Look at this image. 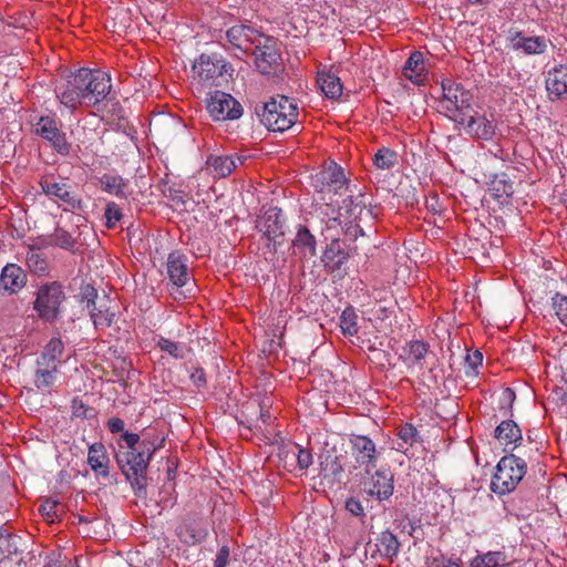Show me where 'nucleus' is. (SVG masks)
<instances>
[{
    "mask_svg": "<svg viewBox=\"0 0 567 567\" xmlns=\"http://www.w3.org/2000/svg\"><path fill=\"white\" fill-rule=\"evenodd\" d=\"M260 417L264 422H266L270 417V414L267 411L266 412L261 411Z\"/></svg>",
    "mask_w": 567,
    "mask_h": 567,
    "instance_id": "64",
    "label": "nucleus"
},
{
    "mask_svg": "<svg viewBox=\"0 0 567 567\" xmlns=\"http://www.w3.org/2000/svg\"><path fill=\"white\" fill-rule=\"evenodd\" d=\"M545 87L548 99L554 102L567 96V66L559 64L547 72Z\"/></svg>",
    "mask_w": 567,
    "mask_h": 567,
    "instance_id": "20",
    "label": "nucleus"
},
{
    "mask_svg": "<svg viewBox=\"0 0 567 567\" xmlns=\"http://www.w3.org/2000/svg\"><path fill=\"white\" fill-rule=\"evenodd\" d=\"M553 307L560 322L567 327V297L556 293L553 297Z\"/></svg>",
    "mask_w": 567,
    "mask_h": 567,
    "instance_id": "49",
    "label": "nucleus"
},
{
    "mask_svg": "<svg viewBox=\"0 0 567 567\" xmlns=\"http://www.w3.org/2000/svg\"><path fill=\"white\" fill-rule=\"evenodd\" d=\"M398 163V155L394 151L388 147L380 148L373 157V164L379 169H391Z\"/></svg>",
    "mask_w": 567,
    "mask_h": 567,
    "instance_id": "41",
    "label": "nucleus"
},
{
    "mask_svg": "<svg viewBox=\"0 0 567 567\" xmlns=\"http://www.w3.org/2000/svg\"><path fill=\"white\" fill-rule=\"evenodd\" d=\"M34 132L48 141L60 155L65 156L70 153L71 145L68 143L65 133L61 131L55 117L41 116L34 125Z\"/></svg>",
    "mask_w": 567,
    "mask_h": 567,
    "instance_id": "15",
    "label": "nucleus"
},
{
    "mask_svg": "<svg viewBox=\"0 0 567 567\" xmlns=\"http://www.w3.org/2000/svg\"><path fill=\"white\" fill-rule=\"evenodd\" d=\"M64 299L62 286L55 281L48 282L39 288L33 309L42 320L52 322L60 316V307Z\"/></svg>",
    "mask_w": 567,
    "mask_h": 567,
    "instance_id": "8",
    "label": "nucleus"
},
{
    "mask_svg": "<svg viewBox=\"0 0 567 567\" xmlns=\"http://www.w3.org/2000/svg\"><path fill=\"white\" fill-rule=\"evenodd\" d=\"M321 471L324 473V475H332L338 476L343 472L342 465L340 464L337 456H330L328 455L324 461L320 463Z\"/></svg>",
    "mask_w": 567,
    "mask_h": 567,
    "instance_id": "48",
    "label": "nucleus"
},
{
    "mask_svg": "<svg viewBox=\"0 0 567 567\" xmlns=\"http://www.w3.org/2000/svg\"><path fill=\"white\" fill-rule=\"evenodd\" d=\"M262 33L249 24H235L226 30L227 49L234 50L235 55L250 53L254 48L262 42Z\"/></svg>",
    "mask_w": 567,
    "mask_h": 567,
    "instance_id": "10",
    "label": "nucleus"
},
{
    "mask_svg": "<svg viewBox=\"0 0 567 567\" xmlns=\"http://www.w3.org/2000/svg\"><path fill=\"white\" fill-rule=\"evenodd\" d=\"M228 558L229 548L227 546H223L216 555L214 567H226V565L228 564Z\"/></svg>",
    "mask_w": 567,
    "mask_h": 567,
    "instance_id": "55",
    "label": "nucleus"
},
{
    "mask_svg": "<svg viewBox=\"0 0 567 567\" xmlns=\"http://www.w3.org/2000/svg\"><path fill=\"white\" fill-rule=\"evenodd\" d=\"M157 347L161 351L166 352L174 359H184L186 354V349L181 343L172 341L167 338L161 337L157 340Z\"/></svg>",
    "mask_w": 567,
    "mask_h": 567,
    "instance_id": "45",
    "label": "nucleus"
},
{
    "mask_svg": "<svg viewBox=\"0 0 567 567\" xmlns=\"http://www.w3.org/2000/svg\"><path fill=\"white\" fill-rule=\"evenodd\" d=\"M393 475L389 470L375 471L364 481V492L380 501L388 499L393 494Z\"/></svg>",
    "mask_w": 567,
    "mask_h": 567,
    "instance_id": "18",
    "label": "nucleus"
},
{
    "mask_svg": "<svg viewBox=\"0 0 567 567\" xmlns=\"http://www.w3.org/2000/svg\"><path fill=\"white\" fill-rule=\"evenodd\" d=\"M89 408L80 398H74L71 402L72 415L75 417H87Z\"/></svg>",
    "mask_w": 567,
    "mask_h": 567,
    "instance_id": "51",
    "label": "nucleus"
},
{
    "mask_svg": "<svg viewBox=\"0 0 567 567\" xmlns=\"http://www.w3.org/2000/svg\"><path fill=\"white\" fill-rule=\"evenodd\" d=\"M536 439H537V434H536L534 431H528V432H527V440H528L530 443L536 442Z\"/></svg>",
    "mask_w": 567,
    "mask_h": 567,
    "instance_id": "62",
    "label": "nucleus"
},
{
    "mask_svg": "<svg viewBox=\"0 0 567 567\" xmlns=\"http://www.w3.org/2000/svg\"><path fill=\"white\" fill-rule=\"evenodd\" d=\"M350 456L354 461V468H364L369 472L370 467L375 466L379 453L374 442L367 435L351 434L349 437Z\"/></svg>",
    "mask_w": 567,
    "mask_h": 567,
    "instance_id": "11",
    "label": "nucleus"
},
{
    "mask_svg": "<svg viewBox=\"0 0 567 567\" xmlns=\"http://www.w3.org/2000/svg\"><path fill=\"white\" fill-rule=\"evenodd\" d=\"M426 207L434 214L442 212V207L436 195H433L432 197L426 199Z\"/></svg>",
    "mask_w": 567,
    "mask_h": 567,
    "instance_id": "59",
    "label": "nucleus"
},
{
    "mask_svg": "<svg viewBox=\"0 0 567 567\" xmlns=\"http://www.w3.org/2000/svg\"><path fill=\"white\" fill-rule=\"evenodd\" d=\"M318 190L323 194H340L341 189L349 188L343 168L336 163L329 164L316 176Z\"/></svg>",
    "mask_w": 567,
    "mask_h": 567,
    "instance_id": "17",
    "label": "nucleus"
},
{
    "mask_svg": "<svg viewBox=\"0 0 567 567\" xmlns=\"http://www.w3.org/2000/svg\"><path fill=\"white\" fill-rule=\"evenodd\" d=\"M207 111L214 121L237 120L243 114L240 103L230 94L215 91L207 101Z\"/></svg>",
    "mask_w": 567,
    "mask_h": 567,
    "instance_id": "13",
    "label": "nucleus"
},
{
    "mask_svg": "<svg viewBox=\"0 0 567 567\" xmlns=\"http://www.w3.org/2000/svg\"><path fill=\"white\" fill-rule=\"evenodd\" d=\"M508 40L514 50H522L528 55H538L547 51L548 40L545 37H525L520 31H509Z\"/></svg>",
    "mask_w": 567,
    "mask_h": 567,
    "instance_id": "19",
    "label": "nucleus"
},
{
    "mask_svg": "<svg viewBox=\"0 0 567 567\" xmlns=\"http://www.w3.org/2000/svg\"><path fill=\"white\" fill-rule=\"evenodd\" d=\"M424 72L425 64L422 52H412L403 66V74L412 82L420 83Z\"/></svg>",
    "mask_w": 567,
    "mask_h": 567,
    "instance_id": "33",
    "label": "nucleus"
},
{
    "mask_svg": "<svg viewBox=\"0 0 567 567\" xmlns=\"http://www.w3.org/2000/svg\"><path fill=\"white\" fill-rule=\"evenodd\" d=\"M297 463L300 470H307L312 464V454L307 449H299L297 454Z\"/></svg>",
    "mask_w": 567,
    "mask_h": 567,
    "instance_id": "53",
    "label": "nucleus"
},
{
    "mask_svg": "<svg viewBox=\"0 0 567 567\" xmlns=\"http://www.w3.org/2000/svg\"><path fill=\"white\" fill-rule=\"evenodd\" d=\"M442 97L439 100V112L457 124H465L473 112L472 94L461 83L444 80L441 84Z\"/></svg>",
    "mask_w": 567,
    "mask_h": 567,
    "instance_id": "2",
    "label": "nucleus"
},
{
    "mask_svg": "<svg viewBox=\"0 0 567 567\" xmlns=\"http://www.w3.org/2000/svg\"><path fill=\"white\" fill-rule=\"evenodd\" d=\"M293 254L301 258H312L317 254L315 235L305 225H298L292 240Z\"/></svg>",
    "mask_w": 567,
    "mask_h": 567,
    "instance_id": "25",
    "label": "nucleus"
},
{
    "mask_svg": "<svg viewBox=\"0 0 567 567\" xmlns=\"http://www.w3.org/2000/svg\"><path fill=\"white\" fill-rule=\"evenodd\" d=\"M164 437L158 434H147L141 441L138 449L151 460L156 451L163 447Z\"/></svg>",
    "mask_w": 567,
    "mask_h": 567,
    "instance_id": "43",
    "label": "nucleus"
},
{
    "mask_svg": "<svg viewBox=\"0 0 567 567\" xmlns=\"http://www.w3.org/2000/svg\"><path fill=\"white\" fill-rule=\"evenodd\" d=\"M207 165L215 177H226L236 168L235 158L229 155L209 156Z\"/></svg>",
    "mask_w": 567,
    "mask_h": 567,
    "instance_id": "35",
    "label": "nucleus"
},
{
    "mask_svg": "<svg viewBox=\"0 0 567 567\" xmlns=\"http://www.w3.org/2000/svg\"><path fill=\"white\" fill-rule=\"evenodd\" d=\"M45 245L56 246L65 250L74 251L76 239L73 238L69 231L62 228H58L52 235L49 236L48 243Z\"/></svg>",
    "mask_w": 567,
    "mask_h": 567,
    "instance_id": "39",
    "label": "nucleus"
},
{
    "mask_svg": "<svg viewBox=\"0 0 567 567\" xmlns=\"http://www.w3.org/2000/svg\"><path fill=\"white\" fill-rule=\"evenodd\" d=\"M321 91L329 99H338L342 94V84L340 79L331 73L321 74L318 79Z\"/></svg>",
    "mask_w": 567,
    "mask_h": 567,
    "instance_id": "38",
    "label": "nucleus"
},
{
    "mask_svg": "<svg viewBox=\"0 0 567 567\" xmlns=\"http://www.w3.org/2000/svg\"><path fill=\"white\" fill-rule=\"evenodd\" d=\"M339 225H340V223H339L338 218H331V219H329V220H328V223H327V229L329 230V229H331L332 227H337V226H339Z\"/></svg>",
    "mask_w": 567,
    "mask_h": 567,
    "instance_id": "61",
    "label": "nucleus"
},
{
    "mask_svg": "<svg viewBox=\"0 0 567 567\" xmlns=\"http://www.w3.org/2000/svg\"><path fill=\"white\" fill-rule=\"evenodd\" d=\"M256 113L267 130L285 132L297 122L298 105L288 96L277 95L264 103L260 109L256 107Z\"/></svg>",
    "mask_w": 567,
    "mask_h": 567,
    "instance_id": "1",
    "label": "nucleus"
},
{
    "mask_svg": "<svg viewBox=\"0 0 567 567\" xmlns=\"http://www.w3.org/2000/svg\"><path fill=\"white\" fill-rule=\"evenodd\" d=\"M348 259V254L344 251L339 239H332L327 246L322 255L324 266L331 271L341 269Z\"/></svg>",
    "mask_w": 567,
    "mask_h": 567,
    "instance_id": "30",
    "label": "nucleus"
},
{
    "mask_svg": "<svg viewBox=\"0 0 567 567\" xmlns=\"http://www.w3.org/2000/svg\"><path fill=\"white\" fill-rule=\"evenodd\" d=\"M398 437L402 443H398V450H403L406 446H412L420 439L419 431L410 423H405L398 431Z\"/></svg>",
    "mask_w": 567,
    "mask_h": 567,
    "instance_id": "44",
    "label": "nucleus"
},
{
    "mask_svg": "<svg viewBox=\"0 0 567 567\" xmlns=\"http://www.w3.org/2000/svg\"><path fill=\"white\" fill-rule=\"evenodd\" d=\"M358 316L353 308H346L340 316V328L343 334L354 336L358 332Z\"/></svg>",
    "mask_w": 567,
    "mask_h": 567,
    "instance_id": "42",
    "label": "nucleus"
},
{
    "mask_svg": "<svg viewBox=\"0 0 567 567\" xmlns=\"http://www.w3.org/2000/svg\"><path fill=\"white\" fill-rule=\"evenodd\" d=\"M167 275L171 282L177 287L183 288L189 285V274L187 259L178 251H173L167 257Z\"/></svg>",
    "mask_w": 567,
    "mask_h": 567,
    "instance_id": "23",
    "label": "nucleus"
},
{
    "mask_svg": "<svg viewBox=\"0 0 567 567\" xmlns=\"http://www.w3.org/2000/svg\"><path fill=\"white\" fill-rule=\"evenodd\" d=\"M515 398L516 394L514 390L506 388L502 393V404H507L508 408H512Z\"/></svg>",
    "mask_w": 567,
    "mask_h": 567,
    "instance_id": "58",
    "label": "nucleus"
},
{
    "mask_svg": "<svg viewBox=\"0 0 567 567\" xmlns=\"http://www.w3.org/2000/svg\"><path fill=\"white\" fill-rule=\"evenodd\" d=\"M429 353V344L422 340H412L408 342L402 350L401 359L408 364L422 370L424 368L425 357Z\"/></svg>",
    "mask_w": 567,
    "mask_h": 567,
    "instance_id": "26",
    "label": "nucleus"
},
{
    "mask_svg": "<svg viewBox=\"0 0 567 567\" xmlns=\"http://www.w3.org/2000/svg\"><path fill=\"white\" fill-rule=\"evenodd\" d=\"M194 79L206 86H221L233 76L234 69L223 56L200 54L193 64Z\"/></svg>",
    "mask_w": 567,
    "mask_h": 567,
    "instance_id": "4",
    "label": "nucleus"
},
{
    "mask_svg": "<svg viewBox=\"0 0 567 567\" xmlns=\"http://www.w3.org/2000/svg\"><path fill=\"white\" fill-rule=\"evenodd\" d=\"M346 509L353 516H364V507L362 506L361 502L354 497H350L347 499Z\"/></svg>",
    "mask_w": 567,
    "mask_h": 567,
    "instance_id": "52",
    "label": "nucleus"
},
{
    "mask_svg": "<svg viewBox=\"0 0 567 567\" xmlns=\"http://www.w3.org/2000/svg\"><path fill=\"white\" fill-rule=\"evenodd\" d=\"M370 198L365 194L359 193L357 195H350L343 199L340 210H344V217L350 223L358 221L364 216L370 217L372 212L370 209Z\"/></svg>",
    "mask_w": 567,
    "mask_h": 567,
    "instance_id": "21",
    "label": "nucleus"
},
{
    "mask_svg": "<svg viewBox=\"0 0 567 567\" xmlns=\"http://www.w3.org/2000/svg\"><path fill=\"white\" fill-rule=\"evenodd\" d=\"M432 567H460L456 563H453L449 559H437L435 558L432 563Z\"/></svg>",
    "mask_w": 567,
    "mask_h": 567,
    "instance_id": "60",
    "label": "nucleus"
},
{
    "mask_svg": "<svg viewBox=\"0 0 567 567\" xmlns=\"http://www.w3.org/2000/svg\"><path fill=\"white\" fill-rule=\"evenodd\" d=\"M76 79L81 92V102L85 106H96L111 91V78L100 70L80 69Z\"/></svg>",
    "mask_w": 567,
    "mask_h": 567,
    "instance_id": "6",
    "label": "nucleus"
},
{
    "mask_svg": "<svg viewBox=\"0 0 567 567\" xmlns=\"http://www.w3.org/2000/svg\"><path fill=\"white\" fill-rule=\"evenodd\" d=\"M369 350H370L371 352H375V353H377V354H375V358H377V359H380V357H381V355H382V357H384V358H385V357H388V354H386V353L381 352V351H378L374 347H369Z\"/></svg>",
    "mask_w": 567,
    "mask_h": 567,
    "instance_id": "63",
    "label": "nucleus"
},
{
    "mask_svg": "<svg viewBox=\"0 0 567 567\" xmlns=\"http://www.w3.org/2000/svg\"><path fill=\"white\" fill-rule=\"evenodd\" d=\"M401 544L389 529L381 532L375 538V551L380 558L393 561L400 551Z\"/></svg>",
    "mask_w": 567,
    "mask_h": 567,
    "instance_id": "27",
    "label": "nucleus"
},
{
    "mask_svg": "<svg viewBox=\"0 0 567 567\" xmlns=\"http://www.w3.org/2000/svg\"><path fill=\"white\" fill-rule=\"evenodd\" d=\"M76 82V75L73 74L55 86L56 97L61 104L71 110H76L78 106L83 105L80 96L82 91Z\"/></svg>",
    "mask_w": 567,
    "mask_h": 567,
    "instance_id": "24",
    "label": "nucleus"
},
{
    "mask_svg": "<svg viewBox=\"0 0 567 567\" xmlns=\"http://www.w3.org/2000/svg\"><path fill=\"white\" fill-rule=\"evenodd\" d=\"M116 463L133 487H145V474L150 458L140 450L124 451L120 445L115 454Z\"/></svg>",
    "mask_w": 567,
    "mask_h": 567,
    "instance_id": "7",
    "label": "nucleus"
},
{
    "mask_svg": "<svg viewBox=\"0 0 567 567\" xmlns=\"http://www.w3.org/2000/svg\"><path fill=\"white\" fill-rule=\"evenodd\" d=\"M124 421L120 417H111L107 421V429L111 433H120L124 431Z\"/></svg>",
    "mask_w": 567,
    "mask_h": 567,
    "instance_id": "57",
    "label": "nucleus"
},
{
    "mask_svg": "<svg viewBox=\"0 0 567 567\" xmlns=\"http://www.w3.org/2000/svg\"><path fill=\"white\" fill-rule=\"evenodd\" d=\"M81 299L85 302L95 329L109 328L115 322L116 315L109 306V298L105 295L99 297L94 287L86 285L81 288Z\"/></svg>",
    "mask_w": 567,
    "mask_h": 567,
    "instance_id": "9",
    "label": "nucleus"
},
{
    "mask_svg": "<svg viewBox=\"0 0 567 567\" xmlns=\"http://www.w3.org/2000/svg\"><path fill=\"white\" fill-rule=\"evenodd\" d=\"M526 471L527 464L523 458L514 454L503 456L496 465L491 489L498 495L513 492L523 480Z\"/></svg>",
    "mask_w": 567,
    "mask_h": 567,
    "instance_id": "5",
    "label": "nucleus"
},
{
    "mask_svg": "<svg viewBox=\"0 0 567 567\" xmlns=\"http://www.w3.org/2000/svg\"><path fill=\"white\" fill-rule=\"evenodd\" d=\"M25 261L29 269L37 275L43 276L49 271V262L47 256L34 247L29 248Z\"/></svg>",
    "mask_w": 567,
    "mask_h": 567,
    "instance_id": "37",
    "label": "nucleus"
},
{
    "mask_svg": "<svg viewBox=\"0 0 567 567\" xmlns=\"http://www.w3.org/2000/svg\"><path fill=\"white\" fill-rule=\"evenodd\" d=\"M121 439L126 444V447H127L126 451L137 450L138 447H136V446L140 445V443H141L140 436L136 433H131V432L125 431L122 433Z\"/></svg>",
    "mask_w": 567,
    "mask_h": 567,
    "instance_id": "54",
    "label": "nucleus"
},
{
    "mask_svg": "<svg viewBox=\"0 0 567 567\" xmlns=\"http://www.w3.org/2000/svg\"><path fill=\"white\" fill-rule=\"evenodd\" d=\"M466 132L477 138L489 141L495 134V126L485 116H474L470 113V117L465 122Z\"/></svg>",
    "mask_w": 567,
    "mask_h": 567,
    "instance_id": "29",
    "label": "nucleus"
},
{
    "mask_svg": "<svg viewBox=\"0 0 567 567\" xmlns=\"http://www.w3.org/2000/svg\"><path fill=\"white\" fill-rule=\"evenodd\" d=\"M87 463L97 475L109 476V456L102 443H93L89 447Z\"/></svg>",
    "mask_w": 567,
    "mask_h": 567,
    "instance_id": "28",
    "label": "nucleus"
},
{
    "mask_svg": "<svg viewBox=\"0 0 567 567\" xmlns=\"http://www.w3.org/2000/svg\"><path fill=\"white\" fill-rule=\"evenodd\" d=\"M22 545L23 542L20 536L0 528V551L6 558L21 555L23 551Z\"/></svg>",
    "mask_w": 567,
    "mask_h": 567,
    "instance_id": "32",
    "label": "nucleus"
},
{
    "mask_svg": "<svg viewBox=\"0 0 567 567\" xmlns=\"http://www.w3.org/2000/svg\"><path fill=\"white\" fill-rule=\"evenodd\" d=\"M251 53L255 56V65L260 73L270 75L280 70L281 55L271 38L262 35V42H259Z\"/></svg>",
    "mask_w": 567,
    "mask_h": 567,
    "instance_id": "12",
    "label": "nucleus"
},
{
    "mask_svg": "<svg viewBox=\"0 0 567 567\" xmlns=\"http://www.w3.org/2000/svg\"><path fill=\"white\" fill-rule=\"evenodd\" d=\"M482 362H483V354L478 350H475L472 353H467L465 357V364H464L465 374L467 377L476 375L477 374L476 369L480 365H482Z\"/></svg>",
    "mask_w": 567,
    "mask_h": 567,
    "instance_id": "47",
    "label": "nucleus"
},
{
    "mask_svg": "<svg viewBox=\"0 0 567 567\" xmlns=\"http://www.w3.org/2000/svg\"><path fill=\"white\" fill-rule=\"evenodd\" d=\"M495 437L501 444H513L514 447L523 441L522 431L513 420L502 421L495 429Z\"/></svg>",
    "mask_w": 567,
    "mask_h": 567,
    "instance_id": "31",
    "label": "nucleus"
},
{
    "mask_svg": "<svg viewBox=\"0 0 567 567\" xmlns=\"http://www.w3.org/2000/svg\"><path fill=\"white\" fill-rule=\"evenodd\" d=\"M64 343L60 338H52L35 360L33 383L40 391L51 389L59 379V368Z\"/></svg>",
    "mask_w": 567,
    "mask_h": 567,
    "instance_id": "3",
    "label": "nucleus"
},
{
    "mask_svg": "<svg viewBox=\"0 0 567 567\" xmlns=\"http://www.w3.org/2000/svg\"><path fill=\"white\" fill-rule=\"evenodd\" d=\"M257 229L264 236L276 244V240L282 238L286 234V217L282 209L278 207H269L257 220Z\"/></svg>",
    "mask_w": 567,
    "mask_h": 567,
    "instance_id": "16",
    "label": "nucleus"
},
{
    "mask_svg": "<svg viewBox=\"0 0 567 567\" xmlns=\"http://www.w3.org/2000/svg\"><path fill=\"white\" fill-rule=\"evenodd\" d=\"M39 184L47 196L60 199L71 209L83 208V200L64 179L58 181L53 175H44Z\"/></svg>",
    "mask_w": 567,
    "mask_h": 567,
    "instance_id": "14",
    "label": "nucleus"
},
{
    "mask_svg": "<svg viewBox=\"0 0 567 567\" xmlns=\"http://www.w3.org/2000/svg\"><path fill=\"white\" fill-rule=\"evenodd\" d=\"M102 189L118 198H126V187L128 182L118 175L104 174L100 177Z\"/></svg>",
    "mask_w": 567,
    "mask_h": 567,
    "instance_id": "34",
    "label": "nucleus"
},
{
    "mask_svg": "<svg viewBox=\"0 0 567 567\" xmlns=\"http://www.w3.org/2000/svg\"><path fill=\"white\" fill-rule=\"evenodd\" d=\"M59 503L56 501H53L51 498H45L40 507L39 512L42 514V516L53 519V517L56 516V507Z\"/></svg>",
    "mask_w": 567,
    "mask_h": 567,
    "instance_id": "50",
    "label": "nucleus"
},
{
    "mask_svg": "<svg viewBox=\"0 0 567 567\" xmlns=\"http://www.w3.org/2000/svg\"><path fill=\"white\" fill-rule=\"evenodd\" d=\"M27 285V274L17 264H7L0 274V289L10 295L18 293Z\"/></svg>",
    "mask_w": 567,
    "mask_h": 567,
    "instance_id": "22",
    "label": "nucleus"
},
{
    "mask_svg": "<svg viewBox=\"0 0 567 567\" xmlns=\"http://www.w3.org/2000/svg\"><path fill=\"white\" fill-rule=\"evenodd\" d=\"M132 14L131 11L126 8H115L112 11V17L110 21V27L112 31L117 34L127 33L130 29H132Z\"/></svg>",
    "mask_w": 567,
    "mask_h": 567,
    "instance_id": "36",
    "label": "nucleus"
},
{
    "mask_svg": "<svg viewBox=\"0 0 567 567\" xmlns=\"http://www.w3.org/2000/svg\"><path fill=\"white\" fill-rule=\"evenodd\" d=\"M190 380L197 388H202L206 385V375L204 369L195 368L190 373Z\"/></svg>",
    "mask_w": 567,
    "mask_h": 567,
    "instance_id": "56",
    "label": "nucleus"
},
{
    "mask_svg": "<svg viewBox=\"0 0 567 567\" xmlns=\"http://www.w3.org/2000/svg\"><path fill=\"white\" fill-rule=\"evenodd\" d=\"M471 565L472 567H499L506 565V555L503 551H488L476 556Z\"/></svg>",
    "mask_w": 567,
    "mask_h": 567,
    "instance_id": "40",
    "label": "nucleus"
},
{
    "mask_svg": "<svg viewBox=\"0 0 567 567\" xmlns=\"http://www.w3.org/2000/svg\"><path fill=\"white\" fill-rule=\"evenodd\" d=\"M122 216L123 214L121 208L114 202L109 203L104 212V217L106 219L105 226L109 229L115 228Z\"/></svg>",
    "mask_w": 567,
    "mask_h": 567,
    "instance_id": "46",
    "label": "nucleus"
}]
</instances>
